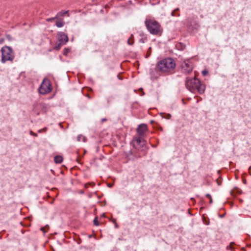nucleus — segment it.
I'll list each match as a JSON object with an SVG mask.
<instances>
[{"instance_id": "17", "label": "nucleus", "mask_w": 251, "mask_h": 251, "mask_svg": "<svg viewBox=\"0 0 251 251\" xmlns=\"http://www.w3.org/2000/svg\"><path fill=\"white\" fill-rule=\"evenodd\" d=\"M151 48L150 47L148 49V50H147V54H146V58L149 57L151 55Z\"/></svg>"}, {"instance_id": "12", "label": "nucleus", "mask_w": 251, "mask_h": 251, "mask_svg": "<svg viewBox=\"0 0 251 251\" xmlns=\"http://www.w3.org/2000/svg\"><path fill=\"white\" fill-rule=\"evenodd\" d=\"M161 116L162 118L166 119H170L172 117V115L171 114L168 113H161Z\"/></svg>"}, {"instance_id": "21", "label": "nucleus", "mask_w": 251, "mask_h": 251, "mask_svg": "<svg viewBox=\"0 0 251 251\" xmlns=\"http://www.w3.org/2000/svg\"><path fill=\"white\" fill-rule=\"evenodd\" d=\"M206 197L209 199V203L211 204L212 203V199L211 195L209 194H207L206 195Z\"/></svg>"}, {"instance_id": "7", "label": "nucleus", "mask_w": 251, "mask_h": 251, "mask_svg": "<svg viewBox=\"0 0 251 251\" xmlns=\"http://www.w3.org/2000/svg\"><path fill=\"white\" fill-rule=\"evenodd\" d=\"M181 72L185 75L189 74L192 72L193 65L192 62L189 60H185L181 64Z\"/></svg>"}, {"instance_id": "4", "label": "nucleus", "mask_w": 251, "mask_h": 251, "mask_svg": "<svg viewBox=\"0 0 251 251\" xmlns=\"http://www.w3.org/2000/svg\"><path fill=\"white\" fill-rule=\"evenodd\" d=\"M145 26L148 31L152 35H161L163 28L160 24L153 18H146L145 21Z\"/></svg>"}, {"instance_id": "3", "label": "nucleus", "mask_w": 251, "mask_h": 251, "mask_svg": "<svg viewBox=\"0 0 251 251\" xmlns=\"http://www.w3.org/2000/svg\"><path fill=\"white\" fill-rule=\"evenodd\" d=\"M185 86L188 90L194 93L198 92L201 94L204 92L205 90V86L202 84L196 76L194 78L187 77Z\"/></svg>"}, {"instance_id": "13", "label": "nucleus", "mask_w": 251, "mask_h": 251, "mask_svg": "<svg viewBox=\"0 0 251 251\" xmlns=\"http://www.w3.org/2000/svg\"><path fill=\"white\" fill-rule=\"evenodd\" d=\"M65 25V22L63 21H56L55 23V25L58 27H63Z\"/></svg>"}, {"instance_id": "32", "label": "nucleus", "mask_w": 251, "mask_h": 251, "mask_svg": "<svg viewBox=\"0 0 251 251\" xmlns=\"http://www.w3.org/2000/svg\"><path fill=\"white\" fill-rule=\"evenodd\" d=\"M101 216L102 217H105V215L104 213H103L102 215H101Z\"/></svg>"}, {"instance_id": "33", "label": "nucleus", "mask_w": 251, "mask_h": 251, "mask_svg": "<svg viewBox=\"0 0 251 251\" xmlns=\"http://www.w3.org/2000/svg\"><path fill=\"white\" fill-rule=\"evenodd\" d=\"M159 130H161V131H162V130H163V128H162V127H159Z\"/></svg>"}, {"instance_id": "25", "label": "nucleus", "mask_w": 251, "mask_h": 251, "mask_svg": "<svg viewBox=\"0 0 251 251\" xmlns=\"http://www.w3.org/2000/svg\"><path fill=\"white\" fill-rule=\"evenodd\" d=\"M201 73H202V75L205 76L208 74V71L206 70H203Z\"/></svg>"}, {"instance_id": "1", "label": "nucleus", "mask_w": 251, "mask_h": 251, "mask_svg": "<svg viewBox=\"0 0 251 251\" xmlns=\"http://www.w3.org/2000/svg\"><path fill=\"white\" fill-rule=\"evenodd\" d=\"M147 130V126L144 124L139 125L137 128L138 136H134L132 141L133 146L136 150L134 155L136 158L145 156L147 152L148 148L145 141L142 139Z\"/></svg>"}, {"instance_id": "30", "label": "nucleus", "mask_w": 251, "mask_h": 251, "mask_svg": "<svg viewBox=\"0 0 251 251\" xmlns=\"http://www.w3.org/2000/svg\"><path fill=\"white\" fill-rule=\"evenodd\" d=\"M249 173H250V175H251V166H250L249 168Z\"/></svg>"}, {"instance_id": "29", "label": "nucleus", "mask_w": 251, "mask_h": 251, "mask_svg": "<svg viewBox=\"0 0 251 251\" xmlns=\"http://www.w3.org/2000/svg\"><path fill=\"white\" fill-rule=\"evenodd\" d=\"M112 222L115 224L116 223V220L115 219H113L112 220Z\"/></svg>"}, {"instance_id": "22", "label": "nucleus", "mask_w": 251, "mask_h": 251, "mask_svg": "<svg viewBox=\"0 0 251 251\" xmlns=\"http://www.w3.org/2000/svg\"><path fill=\"white\" fill-rule=\"evenodd\" d=\"M47 129L48 128L47 127H44V128H43L42 129L38 130V132L39 133H41L42 132H46L47 131Z\"/></svg>"}, {"instance_id": "19", "label": "nucleus", "mask_w": 251, "mask_h": 251, "mask_svg": "<svg viewBox=\"0 0 251 251\" xmlns=\"http://www.w3.org/2000/svg\"><path fill=\"white\" fill-rule=\"evenodd\" d=\"M94 225L95 226H98L99 225V223L98 222V219L97 217H96L94 220Z\"/></svg>"}, {"instance_id": "10", "label": "nucleus", "mask_w": 251, "mask_h": 251, "mask_svg": "<svg viewBox=\"0 0 251 251\" xmlns=\"http://www.w3.org/2000/svg\"><path fill=\"white\" fill-rule=\"evenodd\" d=\"M54 161L56 163H61L63 161V158L61 156L57 155L54 157Z\"/></svg>"}, {"instance_id": "34", "label": "nucleus", "mask_w": 251, "mask_h": 251, "mask_svg": "<svg viewBox=\"0 0 251 251\" xmlns=\"http://www.w3.org/2000/svg\"><path fill=\"white\" fill-rule=\"evenodd\" d=\"M118 78H119L120 79H122V78H121V77H120V75H118Z\"/></svg>"}, {"instance_id": "20", "label": "nucleus", "mask_w": 251, "mask_h": 251, "mask_svg": "<svg viewBox=\"0 0 251 251\" xmlns=\"http://www.w3.org/2000/svg\"><path fill=\"white\" fill-rule=\"evenodd\" d=\"M57 18L58 17H57V15H56V16L54 17L47 19L46 21L47 22H52V21L54 20L55 19H57Z\"/></svg>"}, {"instance_id": "8", "label": "nucleus", "mask_w": 251, "mask_h": 251, "mask_svg": "<svg viewBox=\"0 0 251 251\" xmlns=\"http://www.w3.org/2000/svg\"><path fill=\"white\" fill-rule=\"evenodd\" d=\"M57 39L59 42L65 45L68 42V37L63 32H58L57 34Z\"/></svg>"}, {"instance_id": "11", "label": "nucleus", "mask_w": 251, "mask_h": 251, "mask_svg": "<svg viewBox=\"0 0 251 251\" xmlns=\"http://www.w3.org/2000/svg\"><path fill=\"white\" fill-rule=\"evenodd\" d=\"M63 45H64V44H62L61 43H60V42L58 43V42H57L55 44V46L54 47V49L56 50H59L60 49L61 47Z\"/></svg>"}, {"instance_id": "24", "label": "nucleus", "mask_w": 251, "mask_h": 251, "mask_svg": "<svg viewBox=\"0 0 251 251\" xmlns=\"http://www.w3.org/2000/svg\"><path fill=\"white\" fill-rule=\"evenodd\" d=\"M81 138H83V141L85 142V138L84 137L82 136V135H79V136H78L77 140L78 141H80Z\"/></svg>"}, {"instance_id": "18", "label": "nucleus", "mask_w": 251, "mask_h": 251, "mask_svg": "<svg viewBox=\"0 0 251 251\" xmlns=\"http://www.w3.org/2000/svg\"><path fill=\"white\" fill-rule=\"evenodd\" d=\"M70 51V49L69 48H65L63 50V54L67 55L68 53Z\"/></svg>"}, {"instance_id": "16", "label": "nucleus", "mask_w": 251, "mask_h": 251, "mask_svg": "<svg viewBox=\"0 0 251 251\" xmlns=\"http://www.w3.org/2000/svg\"><path fill=\"white\" fill-rule=\"evenodd\" d=\"M178 10V8H177L175 10H174L172 12L171 15L173 16H179V14L177 13V11Z\"/></svg>"}, {"instance_id": "35", "label": "nucleus", "mask_w": 251, "mask_h": 251, "mask_svg": "<svg viewBox=\"0 0 251 251\" xmlns=\"http://www.w3.org/2000/svg\"><path fill=\"white\" fill-rule=\"evenodd\" d=\"M141 41H142V43H144V41L142 39H141Z\"/></svg>"}, {"instance_id": "2", "label": "nucleus", "mask_w": 251, "mask_h": 251, "mask_svg": "<svg viewBox=\"0 0 251 251\" xmlns=\"http://www.w3.org/2000/svg\"><path fill=\"white\" fill-rule=\"evenodd\" d=\"M176 66L175 61L172 58L167 57L157 62L155 70L161 74L168 75L174 73Z\"/></svg>"}, {"instance_id": "14", "label": "nucleus", "mask_w": 251, "mask_h": 251, "mask_svg": "<svg viewBox=\"0 0 251 251\" xmlns=\"http://www.w3.org/2000/svg\"><path fill=\"white\" fill-rule=\"evenodd\" d=\"M133 38V35L131 34L127 41V43L129 45H132L134 44Z\"/></svg>"}, {"instance_id": "36", "label": "nucleus", "mask_w": 251, "mask_h": 251, "mask_svg": "<svg viewBox=\"0 0 251 251\" xmlns=\"http://www.w3.org/2000/svg\"><path fill=\"white\" fill-rule=\"evenodd\" d=\"M89 184H90L89 183H87V184L86 185V187H87V185H89Z\"/></svg>"}, {"instance_id": "15", "label": "nucleus", "mask_w": 251, "mask_h": 251, "mask_svg": "<svg viewBox=\"0 0 251 251\" xmlns=\"http://www.w3.org/2000/svg\"><path fill=\"white\" fill-rule=\"evenodd\" d=\"M49 229V225H47L45 227H42L40 228V230L42 231L43 232L45 233L47 232Z\"/></svg>"}, {"instance_id": "27", "label": "nucleus", "mask_w": 251, "mask_h": 251, "mask_svg": "<svg viewBox=\"0 0 251 251\" xmlns=\"http://www.w3.org/2000/svg\"><path fill=\"white\" fill-rule=\"evenodd\" d=\"M4 38H0V44H2L4 42Z\"/></svg>"}, {"instance_id": "5", "label": "nucleus", "mask_w": 251, "mask_h": 251, "mask_svg": "<svg viewBox=\"0 0 251 251\" xmlns=\"http://www.w3.org/2000/svg\"><path fill=\"white\" fill-rule=\"evenodd\" d=\"M1 62L5 63L7 61L12 62L15 58V53L12 49L7 46L3 47L1 49Z\"/></svg>"}, {"instance_id": "28", "label": "nucleus", "mask_w": 251, "mask_h": 251, "mask_svg": "<svg viewBox=\"0 0 251 251\" xmlns=\"http://www.w3.org/2000/svg\"><path fill=\"white\" fill-rule=\"evenodd\" d=\"M107 121V119L106 118H103L101 119V123H103L104 122H105Z\"/></svg>"}, {"instance_id": "26", "label": "nucleus", "mask_w": 251, "mask_h": 251, "mask_svg": "<svg viewBox=\"0 0 251 251\" xmlns=\"http://www.w3.org/2000/svg\"><path fill=\"white\" fill-rule=\"evenodd\" d=\"M29 133H30V134L31 135H33V136H35V137H37V133H36L33 132L32 131H31H31H30Z\"/></svg>"}, {"instance_id": "6", "label": "nucleus", "mask_w": 251, "mask_h": 251, "mask_svg": "<svg viewBox=\"0 0 251 251\" xmlns=\"http://www.w3.org/2000/svg\"><path fill=\"white\" fill-rule=\"evenodd\" d=\"M52 90L51 85L49 79H44L39 89V92L43 95L49 93Z\"/></svg>"}, {"instance_id": "31", "label": "nucleus", "mask_w": 251, "mask_h": 251, "mask_svg": "<svg viewBox=\"0 0 251 251\" xmlns=\"http://www.w3.org/2000/svg\"><path fill=\"white\" fill-rule=\"evenodd\" d=\"M115 227L116 228H118L119 226L118 225V224H117V223L116 224H115Z\"/></svg>"}, {"instance_id": "23", "label": "nucleus", "mask_w": 251, "mask_h": 251, "mask_svg": "<svg viewBox=\"0 0 251 251\" xmlns=\"http://www.w3.org/2000/svg\"><path fill=\"white\" fill-rule=\"evenodd\" d=\"M234 244V243L232 242V243H231L230 244L227 246L226 247V249L227 250H232L233 249V248L232 247V245Z\"/></svg>"}, {"instance_id": "9", "label": "nucleus", "mask_w": 251, "mask_h": 251, "mask_svg": "<svg viewBox=\"0 0 251 251\" xmlns=\"http://www.w3.org/2000/svg\"><path fill=\"white\" fill-rule=\"evenodd\" d=\"M65 15H67L68 17L69 16V11L67 10V11H60L57 14V17L58 18L59 17H63Z\"/></svg>"}]
</instances>
